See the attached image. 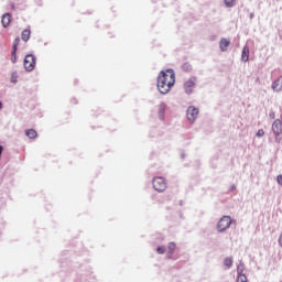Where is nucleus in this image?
I'll return each instance as SVG.
<instances>
[{
  "mask_svg": "<svg viewBox=\"0 0 282 282\" xmlns=\"http://www.w3.org/2000/svg\"><path fill=\"white\" fill-rule=\"evenodd\" d=\"M175 85V70L166 69L162 70L158 77V89L160 94H169Z\"/></svg>",
  "mask_w": 282,
  "mask_h": 282,
  "instance_id": "obj_1",
  "label": "nucleus"
},
{
  "mask_svg": "<svg viewBox=\"0 0 282 282\" xmlns=\"http://www.w3.org/2000/svg\"><path fill=\"white\" fill-rule=\"evenodd\" d=\"M166 180L162 176H158L153 178V188L158 191V193H164L166 191Z\"/></svg>",
  "mask_w": 282,
  "mask_h": 282,
  "instance_id": "obj_2",
  "label": "nucleus"
},
{
  "mask_svg": "<svg viewBox=\"0 0 282 282\" xmlns=\"http://www.w3.org/2000/svg\"><path fill=\"white\" fill-rule=\"evenodd\" d=\"M36 67V57L32 54H29L24 57V69L26 72H34V68Z\"/></svg>",
  "mask_w": 282,
  "mask_h": 282,
  "instance_id": "obj_3",
  "label": "nucleus"
},
{
  "mask_svg": "<svg viewBox=\"0 0 282 282\" xmlns=\"http://www.w3.org/2000/svg\"><path fill=\"white\" fill-rule=\"evenodd\" d=\"M230 224H232V219L230 218V216H224L223 218H220L217 225L218 232H224L228 230L230 228Z\"/></svg>",
  "mask_w": 282,
  "mask_h": 282,
  "instance_id": "obj_4",
  "label": "nucleus"
},
{
  "mask_svg": "<svg viewBox=\"0 0 282 282\" xmlns=\"http://www.w3.org/2000/svg\"><path fill=\"white\" fill-rule=\"evenodd\" d=\"M197 82V79L195 77H191L189 79H187L184 84V90L185 94H193V89H195V83Z\"/></svg>",
  "mask_w": 282,
  "mask_h": 282,
  "instance_id": "obj_5",
  "label": "nucleus"
},
{
  "mask_svg": "<svg viewBox=\"0 0 282 282\" xmlns=\"http://www.w3.org/2000/svg\"><path fill=\"white\" fill-rule=\"evenodd\" d=\"M197 116H199V109L191 106L187 109V119L189 120V122H195V120H197Z\"/></svg>",
  "mask_w": 282,
  "mask_h": 282,
  "instance_id": "obj_6",
  "label": "nucleus"
},
{
  "mask_svg": "<svg viewBox=\"0 0 282 282\" xmlns=\"http://www.w3.org/2000/svg\"><path fill=\"white\" fill-rule=\"evenodd\" d=\"M272 131H273L275 138H279V135H281V133H282V122L280 121V119H276V120L273 121Z\"/></svg>",
  "mask_w": 282,
  "mask_h": 282,
  "instance_id": "obj_7",
  "label": "nucleus"
},
{
  "mask_svg": "<svg viewBox=\"0 0 282 282\" xmlns=\"http://www.w3.org/2000/svg\"><path fill=\"white\" fill-rule=\"evenodd\" d=\"M19 43H21V39L17 37L13 41V48H12V52H11V63H17V50L19 47Z\"/></svg>",
  "mask_w": 282,
  "mask_h": 282,
  "instance_id": "obj_8",
  "label": "nucleus"
},
{
  "mask_svg": "<svg viewBox=\"0 0 282 282\" xmlns=\"http://www.w3.org/2000/svg\"><path fill=\"white\" fill-rule=\"evenodd\" d=\"M250 61V48L248 45L243 46L242 53H241V62L242 63H248Z\"/></svg>",
  "mask_w": 282,
  "mask_h": 282,
  "instance_id": "obj_9",
  "label": "nucleus"
},
{
  "mask_svg": "<svg viewBox=\"0 0 282 282\" xmlns=\"http://www.w3.org/2000/svg\"><path fill=\"white\" fill-rule=\"evenodd\" d=\"M3 28H8L12 23V15L10 13H4L1 19Z\"/></svg>",
  "mask_w": 282,
  "mask_h": 282,
  "instance_id": "obj_10",
  "label": "nucleus"
},
{
  "mask_svg": "<svg viewBox=\"0 0 282 282\" xmlns=\"http://www.w3.org/2000/svg\"><path fill=\"white\" fill-rule=\"evenodd\" d=\"M230 46V40L228 39H221L219 42V47L221 52H227L228 47Z\"/></svg>",
  "mask_w": 282,
  "mask_h": 282,
  "instance_id": "obj_11",
  "label": "nucleus"
},
{
  "mask_svg": "<svg viewBox=\"0 0 282 282\" xmlns=\"http://www.w3.org/2000/svg\"><path fill=\"white\" fill-rule=\"evenodd\" d=\"M272 89L273 91H282V76L273 82Z\"/></svg>",
  "mask_w": 282,
  "mask_h": 282,
  "instance_id": "obj_12",
  "label": "nucleus"
},
{
  "mask_svg": "<svg viewBox=\"0 0 282 282\" xmlns=\"http://www.w3.org/2000/svg\"><path fill=\"white\" fill-rule=\"evenodd\" d=\"M31 31L25 29L24 31H22V35L21 39L22 41H24L25 43H28V41H30V36H31Z\"/></svg>",
  "mask_w": 282,
  "mask_h": 282,
  "instance_id": "obj_13",
  "label": "nucleus"
},
{
  "mask_svg": "<svg viewBox=\"0 0 282 282\" xmlns=\"http://www.w3.org/2000/svg\"><path fill=\"white\" fill-rule=\"evenodd\" d=\"M25 135L30 138V140H34L36 138L37 133L34 129H29L25 131Z\"/></svg>",
  "mask_w": 282,
  "mask_h": 282,
  "instance_id": "obj_14",
  "label": "nucleus"
},
{
  "mask_svg": "<svg viewBox=\"0 0 282 282\" xmlns=\"http://www.w3.org/2000/svg\"><path fill=\"white\" fill-rule=\"evenodd\" d=\"M232 257H227V258H225V260H224V265H225V268H227V269H230V268H232Z\"/></svg>",
  "mask_w": 282,
  "mask_h": 282,
  "instance_id": "obj_15",
  "label": "nucleus"
},
{
  "mask_svg": "<svg viewBox=\"0 0 282 282\" xmlns=\"http://www.w3.org/2000/svg\"><path fill=\"white\" fill-rule=\"evenodd\" d=\"M236 282H248V276H246V273H238Z\"/></svg>",
  "mask_w": 282,
  "mask_h": 282,
  "instance_id": "obj_16",
  "label": "nucleus"
},
{
  "mask_svg": "<svg viewBox=\"0 0 282 282\" xmlns=\"http://www.w3.org/2000/svg\"><path fill=\"white\" fill-rule=\"evenodd\" d=\"M164 111H166V106L161 105L159 108V116H160L161 120H164Z\"/></svg>",
  "mask_w": 282,
  "mask_h": 282,
  "instance_id": "obj_17",
  "label": "nucleus"
},
{
  "mask_svg": "<svg viewBox=\"0 0 282 282\" xmlns=\"http://www.w3.org/2000/svg\"><path fill=\"white\" fill-rule=\"evenodd\" d=\"M175 248H177V246L175 245V242H170L167 250L170 254H173V252H175Z\"/></svg>",
  "mask_w": 282,
  "mask_h": 282,
  "instance_id": "obj_18",
  "label": "nucleus"
},
{
  "mask_svg": "<svg viewBox=\"0 0 282 282\" xmlns=\"http://www.w3.org/2000/svg\"><path fill=\"white\" fill-rule=\"evenodd\" d=\"M246 271V265H243V263H239L237 267V274H243V272Z\"/></svg>",
  "mask_w": 282,
  "mask_h": 282,
  "instance_id": "obj_19",
  "label": "nucleus"
},
{
  "mask_svg": "<svg viewBox=\"0 0 282 282\" xmlns=\"http://www.w3.org/2000/svg\"><path fill=\"white\" fill-rule=\"evenodd\" d=\"M235 1L236 0H225V6L227 8H232V7H235Z\"/></svg>",
  "mask_w": 282,
  "mask_h": 282,
  "instance_id": "obj_20",
  "label": "nucleus"
},
{
  "mask_svg": "<svg viewBox=\"0 0 282 282\" xmlns=\"http://www.w3.org/2000/svg\"><path fill=\"white\" fill-rule=\"evenodd\" d=\"M18 80H19V75L17 73H12L11 83H18Z\"/></svg>",
  "mask_w": 282,
  "mask_h": 282,
  "instance_id": "obj_21",
  "label": "nucleus"
},
{
  "mask_svg": "<svg viewBox=\"0 0 282 282\" xmlns=\"http://www.w3.org/2000/svg\"><path fill=\"white\" fill-rule=\"evenodd\" d=\"M156 252H158L159 254H164V252H166V248H164V247H158Z\"/></svg>",
  "mask_w": 282,
  "mask_h": 282,
  "instance_id": "obj_22",
  "label": "nucleus"
},
{
  "mask_svg": "<svg viewBox=\"0 0 282 282\" xmlns=\"http://www.w3.org/2000/svg\"><path fill=\"white\" fill-rule=\"evenodd\" d=\"M183 69L185 70V72H189V69H192V66H191V64H188V63H185V64H183Z\"/></svg>",
  "mask_w": 282,
  "mask_h": 282,
  "instance_id": "obj_23",
  "label": "nucleus"
},
{
  "mask_svg": "<svg viewBox=\"0 0 282 282\" xmlns=\"http://www.w3.org/2000/svg\"><path fill=\"white\" fill-rule=\"evenodd\" d=\"M263 135H265V131L263 129L258 130L257 137L258 138H263Z\"/></svg>",
  "mask_w": 282,
  "mask_h": 282,
  "instance_id": "obj_24",
  "label": "nucleus"
},
{
  "mask_svg": "<svg viewBox=\"0 0 282 282\" xmlns=\"http://www.w3.org/2000/svg\"><path fill=\"white\" fill-rule=\"evenodd\" d=\"M276 182L280 184V186H282V174L276 176Z\"/></svg>",
  "mask_w": 282,
  "mask_h": 282,
  "instance_id": "obj_25",
  "label": "nucleus"
},
{
  "mask_svg": "<svg viewBox=\"0 0 282 282\" xmlns=\"http://www.w3.org/2000/svg\"><path fill=\"white\" fill-rule=\"evenodd\" d=\"M269 118H271V120H274V118H276V115L274 112H270Z\"/></svg>",
  "mask_w": 282,
  "mask_h": 282,
  "instance_id": "obj_26",
  "label": "nucleus"
},
{
  "mask_svg": "<svg viewBox=\"0 0 282 282\" xmlns=\"http://www.w3.org/2000/svg\"><path fill=\"white\" fill-rule=\"evenodd\" d=\"M278 243H279V246L282 248V234H281L280 237H279Z\"/></svg>",
  "mask_w": 282,
  "mask_h": 282,
  "instance_id": "obj_27",
  "label": "nucleus"
},
{
  "mask_svg": "<svg viewBox=\"0 0 282 282\" xmlns=\"http://www.w3.org/2000/svg\"><path fill=\"white\" fill-rule=\"evenodd\" d=\"M250 19H254V13H250Z\"/></svg>",
  "mask_w": 282,
  "mask_h": 282,
  "instance_id": "obj_28",
  "label": "nucleus"
},
{
  "mask_svg": "<svg viewBox=\"0 0 282 282\" xmlns=\"http://www.w3.org/2000/svg\"><path fill=\"white\" fill-rule=\"evenodd\" d=\"M0 109H3V104L0 101Z\"/></svg>",
  "mask_w": 282,
  "mask_h": 282,
  "instance_id": "obj_29",
  "label": "nucleus"
}]
</instances>
